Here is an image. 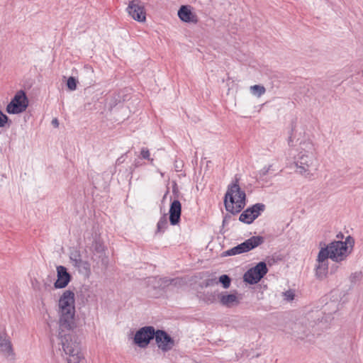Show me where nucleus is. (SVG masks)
I'll use <instances>...</instances> for the list:
<instances>
[{
  "mask_svg": "<svg viewBox=\"0 0 363 363\" xmlns=\"http://www.w3.org/2000/svg\"><path fill=\"white\" fill-rule=\"evenodd\" d=\"M298 151L294 157L296 172L306 178L312 177L318 168L313 143L310 140L301 141Z\"/></svg>",
  "mask_w": 363,
  "mask_h": 363,
  "instance_id": "2",
  "label": "nucleus"
},
{
  "mask_svg": "<svg viewBox=\"0 0 363 363\" xmlns=\"http://www.w3.org/2000/svg\"><path fill=\"white\" fill-rule=\"evenodd\" d=\"M168 228L167 215L163 214L157 223L156 233L163 234Z\"/></svg>",
  "mask_w": 363,
  "mask_h": 363,
  "instance_id": "18",
  "label": "nucleus"
},
{
  "mask_svg": "<svg viewBox=\"0 0 363 363\" xmlns=\"http://www.w3.org/2000/svg\"><path fill=\"white\" fill-rule=\"evenodd\" d=\"M213 281H214L213 279H208L206 282V286H209V285L212 284Z\"/></svg>",
  "mask_w": 363,
  "mask_h": 363,
  "instance_id": "32",
  "label": "nucleus"
},
{
  "mask_svg": "<svg viewBox=\"0 0 363 363\" xmlns=\"http://www.w3.org/2000/svg\"><path fill=\"white\" fill-rule=\"evenodd\" d=\"M74 294L66 290L60 296L59 306V339L66 355L67 363H79L82 356L79 343L72 335L76 327Z\"/></svg>",
  "mask_w": 363,
  "mask_h": 363,
  "instance_id": "1",
  "label": "nucleus"
},
{
  "mask_svg": "<svg viewBox=\"0 0 363 363\" xmlns=\"http://www.w3.org/2000/svg\"><path fill=\"white\" fill-rule=\"evenodd\" d=\"M264 238L260 235L252 236L243 242L236 245L239 254L247 252L264 242Z\"/></svg>",
  "mask_w": 363,
  "mask_h": 363,
  "instance_id": "12",
  "label": "nucleus"
},
{
  "mask_svg": "<svg viewBox=\"0 0 363 363\" xmlns=\"http://www.w3.org/2000/svg\"><path fill=\"white\" fill-rule=\"evenodd\" d=\"M218 282L220 283L224 289H228L230 286L231 279L227 274H223L219 277Z\"/></svg>",
  "mask_w": 363,
  "mask_h": 363,
  "instance_id": "21",
  "label": "nucleus"
},
{
  "mask_svg": "<svg viewBox=\"0 0 363 363\" xmlns=\"http://www.w3.org/2000/svg\"><path fill=\"white\" fill-rule=\"evenodd\" d=\"M154 338L158 348L164 352L171 350L175 345L174 340L163 330H156Z\"/></svg>",
  "mask_w": 363,
  "mask_h": 363,
  "instance_id": "10",
  "label": "nucleus"
},
{
  "mask_svg": "<svg viewBox=\"0 0 363 363\" xmlns=\"http://www.w3.org/2000/svg\"><path fill=\"white\" fill-rule=\"evenodd\" d=\"M293 130H291V133H290V135L289 137V146H294V133H293Z\"/></svg>",
  "mask_w": 363,
  "mask_h": 363,
  "instance_id": "28",
  "label": "nucleus"
},
{
  "mask_svg": "<svg viewBox=\"0 0 363 363\" xmlns=\"http://www.w3.org/2000/svg\"><path fill=\"white\" fill-rule=\"evenodd\" d=\"M177 14L179 19L183 22L193 23L198 22L196 15L192 12L191 8L189 5H182L179 8Z\"/></svg>",
  "mask_w": 363,
  "mask_h": 363,
  "instance_id": "15",
  "label": "nucleus"
},
{
  "mask_svg": "<svg viewBox=\"0 0 363 363\" xmlns=\"http://www.w3.org/2000/svg\"><path fill=\"white\" fill-rule=\"evenodd\" d=\"M139 165H140V164H139V163H138V162H135V167H139Z\"/></svg>",
  "mask_w": 363,
  "mask_h": 363,
  "instance_id": "34",
  "label": "nucleus"
},
{
  "mask_svg": "<svg viewBox=\"0 0 363 363\" xmlns=\"http://www.w3.org/2000/svg\"><path fill=\"white\" fill-rule=\"evenodd\" d=\"M169 214L170 224L172 225H178L180 222L182 215V204L179 200L174 199L171 202Z\"/></svg>",
  "mask_w": 363,
  "mask_h": 363,
  "instance_id": "13",
  "label": "nucleus"
},
{
  "mask_svg": "<svg viewBox=\"0 0 363 363\" xmlns=\"http://www.w3.org/2000/svg\"><path fill=\"white\" fill-rule=\"evenodd\" d=\"M57 279L54 284L56 289H62L67 286L71 279V276L64 266L57 267Z\"/></svg>",
  "mask_w": 363,
  "mask_h": 363,
  "instance_id": "14",
  "label": "nucleus"
},
{
  "mask_svg": "<svg viewBox=\"0 0 363 363\" xmlns=\"http://www.w3.org/2000/svg\"><path fill=\"white\" fill-rule=\"evenodd\" d=\"M123 156H122V157H119V158L117 160L116 163H117V164H120V163L123 162Z\"/></svg>",
  "mask_w": 363,
  "mask_h": 363,
  "instance_id": "31",
  "label": "nucleus"
},
{
  "mask_svg": "<svg viewBox=\"0 0 363 363\" xmlns=\"http://www.w3.org/2000/svg\"><path fill=\"white\" fill-rule=\"evenodd\" d=\"M126 11L135 21L144 22L146 20V12L144 4L140 0H132L129 2Z\"/></svg>",
  "mask_w": 363,
  "mask_h": 363,
  "instance_id": "9",
  "label": "nucleus"
},
{
  "mask_svg": "<svg viewBox=\"0 0 363 363\" xmlns=\"http://www.w3.org/2000/svg\"><path fill=\"white\" fill-rule=\"evenodd\" d=\"M155 329L152 326H145L139 329L135 335L134 342L140 347H146L155 336Z\"/></svg>",
  "mask_w": 363,
  "mask_h": 363,
  "instance_id": "7",
  "label": "nucleus"
},
{
  "mask_svg": "<svg viewBox=\"0 0 363 363\" xmlns=\"http://www.w3.org/2000/svg\"><path fill=\"white\" fill-rule=\"evenodd\" d=\"M70 259L73 262L74 265L77 267L87 264L86 262L82 261L81 259V255L78 251H74L71 253Z\"/></svg>",
  "mask_w": 363,
  "mask_h": 363,
  "instance_id": "19",
  "label": "nucleus"
},
{
  "mask_svg": "<svg viewBox=\"0 0 363 363\" xmlns=\"http://www.w3.org/2000/svg\"><path fill=\"white\" fill-rule=\"evenodd\" d=\"M268 272L266 262H259L249 269L243 275L244 281L250 284H257Z\"/></svg>",
  "mask_w": 363,
  "mask_h": 363,
  "instance_id": "6",
  "label": "nucleus"
},
{
  "mask_svg": "<svg viewBox=\"0 0 363 363\" xmlns=\"http://www.w3.org/2000/svg\"><path fill=\"white\" fill-rule=\"evenodd\" d=\"M354 240L348 236L345 241L335 240L327 246L321 247L320 250H326L328 259L330 258L335 262H340L345 260L350 254L349 247H352Z\"/></svg>",
  "mask_w": 363,
  "mask_h": 363,
  "instance_id": "4",
  "label": "nucleus"
},
{
  "mask_svg": "<svg viewBox=\"0 0 363 363\" xmlns=\"http://www.w3.org/2000/svg\"><path fill=\"white\" fill-rule=\"evenodd\" d=\"M140 156L144 160L150 161L152 165H154V160L150 157V153L147 147H143L140 151Z\"/></svg>",
  "mask_w": 363,
  "mask_h": 363,
  "instance_id": "22",
  "label": "nucleus"
},
{
  "mask_svg": "<svg viewBox=\"0 0 363 363\" xmlns=\"http://www.w3.org/2000/svg\"><path fill=\"white\" fill-rule=\"evenodd\" d=\"M283 296L285 300L290 301L294 300L295 294L292 290H288L283 293Z\"/></svg>",
  "mask_w": 363,
  "mask_h": 363,
  "instance_id": "25",
  "label": "nucleus"
},
{
  "mask_svg": "<svg viewBox=\"0 0 363 363\" xmlns=\"http://www.w3.org/2000/svg\"><path fill=\"white\" fill-rule=\"evenodd\" d=\"M167 194H168V191L166 192V194L164 195L163 198H162V202L164 201V199L167 198Z\"/></svg>",
  "mask_w": 363,
  "mask_h": 363,
  "instance_id": "33",
  "label": "nucleus"
},
{
  "mask_svg": "<svg viewBox=\"0 0 363 363\" xmlns=\"http://www.w3.org/2000/svg\"><path fill=\"white\" fill-rule=\"evenodd\" d=\"M274 171V169H273V165L269 164L268 166H264L263 168H262L258 172V175L259 176V177L262 178V177H265L267 174L272 173Z\"/></svg>",
  "mask_w": 363,
  "mask_h": 363,
  "instance_id": "23",
  "label": "nucleus"
},
{
  "mask_svg": "<svg viewBox=\"0 0 363 363\" xmlns=\"http://www.w3.org/2000/svg\"><path fill=\"white\" fill-rule=\"evenodd\" d=\"M52 123L55 126V127H57L58 126V121L57 118H54L52 121Z\"/></svg>",
  "mask_w": 363,
  "mask_h": 363,
  "instance_id": "29",
  "label": "nucleus"
},
{
  "mask_svg": "<svg viewBox=\"0 0 363 363\" xmlns=\"http://www.w3.org/2000/svg\"><path fill=\"white\" fill-rule=\"evenodd\" d=\"M28 106V100L24 91H18L8 104L6 111L9 114H18L25 111Z\"/></svg>",
  "mask_w": 363,
  "mask_h": 363,
  "instance_id": "5",
  "label": "nucleus"
},
{
  "mask_svg": "<svg viewBox=\"0 0 363 363\" xmlns=\"http://www.w3.org/2000/svg\"><path fill=\"white\" fill-rule=\"evenodd\" d=\"M77 80L74 77H69L67 81V88L70 91H74L77 89Z\"/></svg>",
  "mask_w": 363,
  "mask_h": 363,
  "instance_id": "24",
  "label": "nucleus"
},
{
  "mask_svg": "<svg viewBox=\"0 0 363 363\" xmlns=\"http://www.w3.org/2000/svg\"><path fill=\"white\" fill-rule=\"evenodd\" d=\"M225 255L227 256H233V255H240V254L237 250L236 246H235V247H232L231 249L225 251Z\"/></svg>",
  "mask_w": 363,
  "mask_h": 363,
  "instance_id": "27",
  "label": "nucleus"
},
{
  "mask_svg": "<svg viewBox=\"0 0 363 363\" xmlns=\"http://www.w3.org/2000/svg\"><path fill=\"white\" fill-rule=\"evenodd\" d=\"M0 350L9 355L12 354L11 342L0 333Z\"/></svg>",
  "mask_w": 363,
  "mask_h": 363,
  "instance_id": "17",
  "label": "nucleus"
},
{
  "mask_svg": "<svg viewBox=\"0 0 363 363\" xmlns=\"http://www.w3.org/2000/svg\"><path fill=\"white\" fill-rule=\"evenodd\" d=\"M265 210V205L257 203L243 211L239 217V220L246 224H251Z\"/></svg>",
  "mask_w": 363,
  "mask_h": 363,
  "instance_id": "8",
  "label": "nucleus"
},
{
  "mask_svg": "<svg viewBox=\"0 0 363 363\" xmlns=\"http://www.w3.org/2000/svg\"><path fill=\"white\" fill-rule=\"evenodd\" d=\"M246 194L241 189L236 179L235 182L228 186L224 196V205L225 210L235 215L240 213L245 206Z\"/></svg>",
  "mask_w": 363,
  "mask_h": 363,
  "instance_id": "3",
  "label": "nucleus"
},
{
  "mask_svg": "<svg viewBox=\"0 0 363 363\" xmlns=\"http://www.w3.org/2000/svg\"><path fill=\"white\" fill-rule=\"evenodd\" d=\"M220 302L222 305L231 307L234 305H236L239 303V300L238 296L235 294H221L220 296Z\"/></svg>",
  "mask_w": 363,
  "mask_h": 363,
  "instance_id": "16",
  "label": "nucleus"
},
{
  "mask_svg": "<svg viewBox=\"0 0 363 363\" xmlns=\"http://www.w3.org/2000/svg\"><path fill=\"white\" fill-rule=\"evenodd\" d=\"M362 77H363V69H362Z\"/></svg>",
  "mask_w": 363,
  "mask_h": 363,
  "instance_id": "35",
  "label": "nucleus"
},
{
  "mask_svg": "<svg viewBox=\"0 0 363 363\" xmlns=\"http://www.w3.org/2000/svg\"><path fill=\"white\" fill-rule=\"evenodd\" d=\"M251 92L257 96H260L265 92V88L261 85H254L250 86Z\"/></svg>",
  "mask_w": 363,
  "mask_h": 363,
  "instance_id": "20",
  "label": "nucleus"
},
{
  "mask_svg": "<svg viewBox=\"0 0 363 363\" xmlns=\"http://www.w3.org/2000/svg\"><path fill=\"white\" fill-rule=\"evenodd\" d=\"M182 167L179 166L177 164H174V169L176 172H180L182 170Z\"/></svg>",
  "mask_w": 363,
  "mask_h": 363,
  "instance_id": "30",
  "label": "nucleus"
},
{
  "mask_svg": "<svg viewBox=\"0 0 363 363\" xmlns=\"http://www.w3.org/2000/svg\"><path fill=\"white\" fill-rule=\"evenodd\" d=\"M8 121V116L0 110V128L4 127Z\"/></svg>",
  "mask_w": 363,
  "mask_h": 363,
  "instance_id": "26",
  "label": "nucleus"
},
{
  "mask_svg": "<svg viewBox=\"0 0 363 363\" xmlns=\"http://www.w3.org/2000/svg\"><path fill=\"white\" fill-rule=\"evenodd\" d=\"M324 250H320L316 259L315 276L318 279H323L326 277L328 271V255Z\"/></svg>",
  "mask_w": 363,
  "mask_h": 363,
  "instance_id": "11",
  "label": "nucleus"
}]
</instances>
